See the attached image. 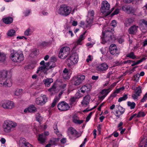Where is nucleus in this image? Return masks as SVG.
Here are the masks:
<instances>
[{"instance_id":"f03ea898","label":"nucleus","mask_w":147,"mask_h":147,"mask_svg":"<svg viewBox=\"0 0 147 147\" xmlns=\"http://www.w3.org/2000/svg\"><path fill=\"white\" fill-rule=\"evenodd\" d=\"M10 58L13 62L20 63L24 60V57L22 51H14L10 54Z\"/></svg>"},{"instance_id":"c03bdc74","label":"nucleus","mask_w":147,"mask_h":147,"mask_svg":"<svg viewBox=\"0 0 147 147\" xmlns=\"http://www.w3.org/2000/svg\"><path fill=\"white\" fill-rule=\"evenodd\" d=\"M146 115V114L144 112L140 111L138 112V114L136 115L137 117H144Z\"/></svg>"},{"instance_id":"dca6fc26","label":"nucleus","mask_w":147,"mask_h":147,"mask_svg":"<svg viewBox=\"0 0 147 147\" xmlns=\"http://www.w3.org/2000/svg\"><path fill=\"white\" fill-rule=\"evenodd\" d=\"M19 146L20 147H32V145L26 142L24 138H21L19 141Z\"/></svg>"},{"instance_id":"774afa93","label":"nucleus","mask_w":147,"mask_h":147,"mask_svg":"<svg viewBox=\"0 0 147 147\" xmlns=\"http://www.w3.org/2000/svg\"><path fill=\"white\" fill-rule=\"evenodd\" d=\"M141 21L142 23L144 24L145 26H147V21L144 20H142Z\"/></svg>"},{"instance_id":"7c9ffc66","label":"nucleus","mask_w":147,"mask_h":147,"mask_svg":"<svg viewBox=\"0 0 147 147\" xmlns=\"http://www.w3.org/2000/svg\"><path fill=\"white\" fill-rule=\"evenodd\" d=\"M122 9L128 13H131L132 12V8L128 5H124L122 7Z\"/></svg>"},{"instance_id":"3c124183","label":"nucleus","mask_w":147,"mask_h":147,"mask_svg":"<svg viewBox=\"0 0 147 147\" xmlns=\"http://www.w3.org/2000/svg\"><path fill=\"white\" fill-rule=\"evenodd\" d=\"M111 26L115 27L117 25V23L115 20H113L112 21L111 23Z\"/></svg>"},{"instance_id":"f8f14e48","label":"nucleus","mask_w":147,"mask_h":147,"mask_svg":"<svg viewBox=\"0 0 147 147\" xmlns=\"http://www.w3.org/2000/svg\"><path fill=\"white\" fill-rule=\"evenodd\" d=\"M125 109L120 106L117 105L116 106L115 115L118 118H119L120 116L122 115L125 112Z\"/></svg>"},{"instance_id":"9b49d317","label":"nucleus","mask_w":147,"mask_h":147,"mask_svg":"<svg viewBox=\"0 0 147 147\" xmlns=\"http://www.w3.org/2000/svg\"><path fill=\"white\" fill-rule=\"evenodd\" d=\"M48 97L45 95L41 96V98H37L36 100V103L38 105L41 106L45 105L47 102Z\"/></svg>"},{"instance_id":"7ed1b4c3","label":"nucleus","mask_w":147,"mask_h":147,"mask_svg":"<svg viewBox=\"0 0 147 147\" xmlns=\"http://www.w3.org/2000/svg\"><path fill=\"white\" fill-rule=\"evenodd\" d=\"M71 10L72 9L70 7L63 5L60 6L57 10V12L60 15L65 17L71 13Z\"/></svg>"},{"instance_id":"4c0bfd02","label":"nucleus","mask_w":147,"mask_h":147,"mask_svg":"<svg viewBox=\"0 0 147 147\" xmlns=\"http://www.w3.org/2000/svg\"><path fill=\"white\" fill-rule=\"evenodd\" d=\"M126 56L127 57H129L132 59H134L136 58V56L133 52H131L127 54Z\"/></svg>"},{"instance_id":"338daca9","label":"nucleus","mask_w":147,"mask_h":147,"mask_svg":"<svg viewBox=\"0 0 147 147\" xmlns=\"http://www.w3.org/2000/svg\"><path fill=\"white\" fill-rule=\"evenodd\" d=\"M60 141L61 143L64 144L66 142V139L65 138H63Z\"/></svg>"},{"instance_id":"9d476101","label":"nucleus","mask_w":147,"mask_h":147,"mask_svg":"<svg viewBox=\"0 0 147 147\" xmlns=\"http://www.w3.org/2000/svg\"><path fill=\"white\" fill-rule=\"evenodd\" d=\"M57 107L59 110L64 111L69 110L70 107L67 102L63 101L59 103L57 105Z\"/></svg>"},{"instance_id":"680f3d73","label":"nucleus","mask_w":147,"mask_h":147,"mask_svg":"<svg viewBox=\"0 0 147 147\" xmlns=\"http://www.w3.org/2000/svg\"><path fill=\"white\" fill-rule=\"evenodd\" d=\"M117 94L116 93V92H115L114 91V92L113 93L111 94L110 97V98H112V99L116 96Z\"/></svg>"},{"instance_id":"2eb2a0df","label":"nucleus","mask_w":147,"mask_h":147,"mask_svg":"<svg viewBox=\"0 0 147 147\" xmlns=\"http://www.w3.org/2000/svg\"><path fill=\"white\" fill-rule=\"evenodd\" d=\"M109 67L108 65L106 63H103L98 65L97 70L100 72H104L107 70Z\"/></svg>"},{"instance_id":"20e7f679","label":"nucleus","mask_w":147,"mask_h":147,"mask_svg":"<svg viewBox=\"0 0 147 147\" xmlns=\"http://www.w3.org/2000/svg\"><path fill=\"white\" fill-rule=\"evenodd\" d=\"M110 5L107 1H105L102 2L100 9L101 13L105 16L110 14L112 11L110 10Z\"/></svg>"},{"instance_id":"49530a36","label":"nucleus","mask_w":147,"mask_h":147,"mask_svg":"<svg viewBox=\"0 0 147 147\" xmlns=\"http://www.w3.org/2000/svg\"><path fill=\"white\" fill-rule=\"evenodd\" d=\"M0 58H1V59H0V61H4L5 59V55L3 53L0 52Z\"/></svg>"},{"instance_id":"0e129e2a","label":"nucleus","mask_w":147,"mask_h":147,"mask_svg":"<svg viewBox=\"0 0 147 147\" xmlns=\"http://www.w3.org/2000/svg\"><path fill=\"white\" fill-rule=\"evenodd\" d=\"M119 129V130L121 131L120 133L121 134H123L124 132L125 131V128H124L123 129H122V127H120Z\"/></svg>"},{"instance_id":"393cba45","label":"nucleus","mask_w":147,"mask_h":147,"mask_svg":"<svg viewBox=\"0 0 147 147\" xmlns=\"http://www.w3.org/2000/svg\"><path fill=\"white\" fill-rule=\"evenodd\" d=\"M37 111L36 108L33 105H31L27 108L24 109V111L25 113L32 112L34 113Z\"/></svg>"},{"instance_id":"bb28decb","label":"nucleus","mask_w":147,"mask_h":147,"mask_svg":"<svg viewBox=\"0 0 147 147\" xmlns=\"http://www.w3.org/2000/svg\"><path fill=\"white\" fill-rule=\"evenodd\" d=\"M138 26L135 25L131 27L128 30L129 33L131 34H134L137 32Z\"/></svg>"},{"instance_id":"5701e85b","label":"nucleus","mask_w":147,"mask_h":147,"mask_svg":"<svg viewBox=\"0 0 147 147\" xmlns=\"http://www.w3.org/2000/svg\"><path fill=\"white\" fill-rule=\"evenodd\" d=\"M86 32H85L83 33L82 34L80 35L79 38L76 41V45H82L83 43V41L84 39L85 38V34Z\"/></svg>"},{"instance_id":"412c9836","label":"nucleus","mask_w":147,"mask_h":147,"mask_svg":"<svg viewBox=\"0 0 147 147\" xmlns=\"http://www.w3.org/2000/svg\"><path fill=\"white\" fill-rule=\"evenodd\" d=\"M100 37L101 40V42L102 44H105V43L107 42H111L110 39V37L109 36H105V34L104 33L103 31L102 32V34L101 36Z\"/></svg>"},{"instance_id":"ea45409f","label":"nucleus","mask_w":147,"mask_h":147,"mask_svg":"<svg viewBox=\"0 0 147 147\" xmlns=\"http://www.w3.org/2000/svg\"><path fill=\"white\" fill-rule=\"evenodd\" d=\"M127 95L126 94H125L123 96L120 97L119 98L118 102H120L122 101L125 100L127 98Z\"/></svg>"},{"instance_id":"2f4dec72","label":"nucleus","mask_w":147,"mask_h":147,"mask_svg":"<svg viewBox=\"0 0 147 147\" xmlns=\"http://www.w3.org/2000/svg\"><path fill=\"white\" fill-rule=\"evenodd\" d=\"M3 22L6 24H9L12 23L13 21V19L12 18L8 17L5 18L3 19Z\"/></svg>"},{"instance_id":"864d4df0","label":"nucleus","mask_w":147,"mask_h":147,"mask_svg":"<svg viewBox=\"0 0 147 147\" xmlns=\"http://www.w3.org/2000/svg\"><path fill=\"white\" fill-rule=\"evenodd\" d=\"M30 30L29 28H28L24 32V35L26 36H28L29 34V33L30 32Z\"/></svg>"},{"instance_id":"a19ab883","label":"nucleus","mask_w":147,"mask_h":147,"mask_svg":"<svg viewBox=\"0 0 147 147\" xmlns=\"http://www.w3.org/2000/svg\"><path fill=\"white\" fill-rule=\"evenodd\" d=\"M53 128L55 132L58 136L59 137L61 136L62 135L60 134L58 130L57 129V125L55 124L54 125Z\"/></svg>"},{"instance_id":"de8ad7c7","label":"nucleus","mask_w":147,"mask_h":147,"mask_svg":"<svg viewBox=\"0 0 147 147\" xmlns=\"http://www.w3.org/2000/svg\"><path fill=\"white\" fill-rule=\"evenodd\" d=\"M36 120L38 121H40L42 119V117L40 116V114L39 113H36Z\"/></svg>"},{"instance_id":"79ce46f5","label":"nucleus","mask_w":147,"mask_h":147,"mask_svg":"<svg viewBox=\"0 0 147 147\" xmlns=\"http://www.w3.org/2000/svg\"><path fill=\"white\" fill-rule=\"evenodd\" d=\"M22 92L23 90L22 89H17L15 92L14 94L16 96H19L22 94Z\"/></svg>"},{"instance_id":"bf43d9fd","label":"nucleus","mask_w":147,"mask_h":147,"mask_svg":"<svg viewBox=\"0 0 147 147\" xmlns=\"http://www.w3.org/2000/svg\"><path fill=\"white\" fill-rule=\"evenodd\" d=\"M48 45V43L45 42H43L40 44L41 46L42 47H45Z\"/></svg>"},{"instance_id":"cd10ccee","label":"nucleus","mask_w":147,"mask_h":147,"mask_svg":"<svg viewBox=\"0 0 147 147\" xmlns=\"http://www.w3.org/2000/svg\"><path fill=\"white\" fill-rule=\"evenodd\" d=\"M72 119L73 122L76 124H80L84 122V121L82 120L78 119V117L76 114H75L73 116Z\"/></svg>"},{"instance_id":"5fc2aeb1","label":"nucleus","mask_w":147,"mask_h":147,"mask_svg":"<svg viewBox=\"0 0 147 147\" xmlns=\"http://www.w3.org/2000/svg\"><path fill=\"white\" fill-rule=\"evenodd\" d=\"M119 11V9H117L111 15L113 16L115 15H116L118 13Z\"/></svg>"},{"instance_id":"ddd939ff","label":"nucleus","mask_w":147,"mask_h":147,"mask_svg":"<svg viewBox=\"0 0 147 147\" xmlns=\"http://www.w3.org/2000/svg\"><path fill=\"white\" fill-rule=\"evenodd\" d=\"M12 85V80L10 78H7L0 81V86H3L10 87Z\"/></svg>"},{"instance_id":"e433bc0d","label":"nucleus","mask_w":147,"mask_h":147,"mask_svg":"<svg viewBox=\"0 0 147 147\" xmlns=\"http://www.w3.org/2000/svg\"><path fill=\"white\" fill-rule=\"evenodd\" d=\"M15 33L16 31L14 30L13 29H11L8 31L7 34L8 36L10 37L12 36L15 35Z\"/></svg>"},{"instance_id":"f704fd0d","label":"nucleus","mask_w":147,"mask_h":147,"mask_svg":"<svg viewBox=\"0 0 147 147\" xmlns=\"http://www.w3.org/2000/svg\"><path fill=\"white\" fill-rule=\"evenodd\" d=\"M47 64V67L48 68V69L53 68L55 66V63L54 61H51L50 62L48 63Z\"/></svg>"},{"instance_id":"58836bf2","label":"nucleus","mask_w":147,"mask_h":147,"mask_svg":"<svg viewBox=\"0 0 147 147\" xmlns=\"http://www.w3.org/2000/svg\"><path fill=\"white\" fill-rule=\"evenodd\" d=\"M127 105L130 107L131 109H133L136 106V104L134 102H131L130 101L127 102Z\"/></svg>"},{"instance_id":"09e8293b","label":"nucleus","mask_w":147,"mask_h":147,"mask_svg":"<svg viewBox=\"0 0 147 147\" xmlns=\"http://www.w3.org/2000/svg\"><path fill=\"white\" fill-rule=\"evenodd\" d=\"M107 48H102L100 49V51L103 55H105L107 52Z\"/></svg>"},{"instance_id":"473e14b6","label":"nucleus","mask_w":147,"mask_h":147,"mask_svg":"<svg viewBox=\"0 0 147 147\" xmlns=\"http://www.w3.org/2000/svg\"><path fill=\"white\" fill-rule=\"evenodd\" d=\"M59 140V138H53L50 140L49 142L51 146L56 145Z\"/></svg>"},{"instance_id":"f257e3e1","label":"nucleus","mask_w":147,"mask_h":147,"mask_svg":"<svg viewBox=\"0 0 147 147\" xmlns=\"http://www.w3.org/2000/svg\"><path fill=\"white\" fill-rule=\"evenodd\" d=\"M17 126V124L15 121L7 119L4 121L2 127L4 132L9 133L12 131Z\"/></svg>"},{"instance_id":"13d9d810","label":"nucleus","mask_w":147,"mask_h":147,"mask_svg":"<svg viewBox=\"0 0 147 147\" xmlns=\"http://www.w3.org/2000/svg\"><path fill=\"white\" fill-rule=\"evenodd\" d=\"M140 77V76L139 75V74H138L134 76V77L135 78V80H138Z\"/></svg>"},{"instance_id":"39448f33","label":"nucleus","mask_w":147,"mask_h":147,"mask_svg":"<svg viewBox=\"0 0 147 147\" xmlns=\"http://www.w3.org/2000/svg\"><path fill=\"white\" fill-rule=\"evenodd\" d=\"M94 14V11L93 10H90L88 11L85 24L86 28L90 27L92 25L93 22Z\"/></svg>"},{"instance_id":"e2e57ef3","label":"nucleus","mask_w":147,"mask_h":147,"mask_svg":"<svg viewBox=\"0 0 147 147\" xmlns=\"http://www.w3.org/2000/svg\"><path fill=\"white\" fill-rule=\"evenodd\" d=\"M40 65H42V66L45 65V66H47L48 63H45V61L43 60L40 62Z\"/></svg>"},{"instance_id":"c9c22d12","label":"nucleus","mask_w":147,"mask_h":147,"mask_svg":"<svg viewBox=\"0 0 147 147\" xmlns=\"http://www.w3.org/2000/svg\"><path fill=\"white\" fill-rule=\"evenodd\" d=\"M60 98L58 97L57 96H55L53 100V101L51 105L52 108L54 107L56 103L59 101V100Z\"/></svg>"},{"instance_id":"1a4fd4ad","label":"nucleus","mask_w":147,"mask_h":147,"mask_svg":"<svg viewBox=\"0 0 147 147\" xmlns=\"http://www.w3.org/2000/svg\"><path fill=\"white\" fill-rule=\"evenodd\" d=\"M85 78V76L83 75L74 76L72 79V83L75 86L79 85L82 83Z\"/></svg>"},{"instance_id":"69168bd1","label":"nucleus","mask_w":147,"mask_h":147,"mask_svg":"<svg viewBox=\"0 0 147 147\" xmlns=\"http://www.w3.org/2000/svg\"><path fill=\"white\" fill-rule=\"evenodd\" d=\"M80 94L79 92H77L75 94V97L77 98H79L80 97Z\"/></svg>"},{"instance_id":"6ab92c4d","label":"nucleus","mask_w":147,"mask_h":147,"mask_svg":"<svg viewBox=\"0 0 147 147\" xmlns=\"http://www.w3.org/2000/svg\"><path fill=\"white\" fill-rule=\"evenodd\" d=\"M49 135V132L48 131L45 132L44 134H40L38 137V140L39 142L42 144L45 142L46 139V136Z\"/></svg>"},{"instance_id":"052dcab7","label":"nucleus","mask_w":147,"mask_h":147,"mask_svg":"<svg viewBox=\"0 0 147 147\" xmlns=\"http://www.w3.org/2000/svg\"><path fill=\"white\" fill-rule=\"evenodd\" d=\"M67 85L65 84H63L61 86V88L63 90H65V88Z\"/></svg>"},{"instance_id":"a18cd8bd","label":"nucleus","mask_w":147,"mask_h":147,"mask_svg":"<svg viewBox=\"0 0 147 147\" xmlns=\"http://www.w3.org/2000/svg\"><path fill=\"white\" fill-rule=\"evenodd\" d=\"M56 89V85L55 84H54L52 86V87L51 88H50L48 89V91L50 92H51V93L53 94V92H54L55 91Z\"/></svg>"},{"instance_id":"c756f323","label":"nucleus","mask_w":147,"mask_h":147,"mask_svg":"<svg viewBox=\"0 0 147 147\" xmlns=\"http://www.w3.org/2000/svg\"><path fill=\"white\" fill-rule=\"evenodd\" d=\"M8 72L6 70H3L0 72V81L6 78Z\"/></svg>"},{"instance_id":"a878e982","label":"nucleus","mask_w":147,"mask_h":147,"mask_svg":"<svg viewBox=\"0 0 147 147\" xmlns=\"http://www.w3.org/2000/svg\"><path fill=\"white\" fill-rule=\"evenodd\" d=\"M107 90H108L104 89L100 92V94L99 96V98L100 100H103L109 93V92Z\"/></svg>"},{"instance_id":"0eeeda50","label":"nucleus","mask_w":147,"mask_h":147,"mask_svg":"<svg viewBox=\"0 0 147 147\" xmlns=\"http://www.w3.org/2000/svg\"><path fill=\"white\" fill-rule=\"evenodd\" d=\"M70 49L67 47H62L60 49L59 54V57L62 59H65L69 55Z\"/></svg>"},{"instance_id":"6e6552de","label":"nucleus","mask_w":147,"mask_h":147,"mask_svg":"<svg viewBox=\"0 0 147 147\" xmlns=\"http://www.w3.org/2000/svg\"><path fill=\"white\" fill-rule=\"evenodd\" d=\"M0 105L3 109H11L15 107L14 102L8 100H2L1 102Z\"/></svg>"},{"instance_id":"37998d69","label":"nucleus","mask_w":147,"mask_h":147,"mask_svg":"<svg viewBox=\"0 0 147 147\" xmlns=\"http://www.w3.org/2000/svg\"><path fill=\"white\" fill-rule=\"evenodd\" d=\"M119 81H117V82H115L112 84L109 88L105 89V90H108V91L109 92H110V91L112 90L113 88L118 83Z\"/></svg>"},{"instance_id":"a211bd4d","label":"nucleus","mask_w":147,"mask_h":147,"mask_svg":"<svg viewBox=\"0 0 147 147\" xmlns=\"http://www.w3.org/2000/svg\"><path fill=\"white\" fill-rule=\"evenodd\" d=\"M109 51L111 54L113 55H118L119 53L116 46L115 44H112L110 45L109 47Z\"/></svg>"},{"instance_id":"aec40b11","label":"nucleus","mask_w":147,"mask_h":147,"mask_svg":"<svg viewBox=\"0 0 147 147\" xmlns=\"http://www.w3.org/2000/svg\"><path fill=\"white\" fill-rule=\"evenodd\" d=\"M90 99L89 95L85 96L83 98V100L81 102L82 105L84 107H86L88 104Z\"/></svg>"},{"instance_id":"72a5a7b5","label":"nucleus","mask_w":147,"mask_h":147,"mask_svg":"<svg viewBox=\"0 0 147 147\" xmlns=\"http://www.w3.org/2000/svg\"><path fill=\"white\" fill-rule=\"evenodd\" d=\"M48 69V68H47V66H45V65L41 66L39 67L38 68L36 73L40 74L42 72L44 71L45 69Z\"/></svg>"},{"instance_id":"4be33fe9","label":"nucleus","mask_w":147,"mask_h":147,"mask_svg":"<svg viewBox=\"0 0 147 147\" xmlns=\"http://www.w3.org/2000/svg\"><path fill=\"white\" fill-rule=\"evenodd\" d=\"M91 88V86L90 84H87L82 86L80 88V90L82 93H88V92L90 91Z\"/></svg>"},{"instance_id":"8fccbe9b","label":"nucleus","mask_w":147,"mask_h":147,"mask_svg":"<svg viewBox=\"0 0 147 147\" xmlns=\"http://www.w3.org/2000/svg\"><path fill=\"white\" fill-rule=\"evenodd\" d=\"M147 99V92L145 94L141 100L142 102H144Z\"/></svg>"},{"instance_id":"6e6d98bb","label":"nucleus","mask_w":147,"mask_h":147,"mask_svg":"<svg viewBox=\"0 0 147 147\" xmlns=\"http://www.w3.org/2000/svg\"><path fill=\"white\" fill-rule=\"evenodd\" d=\"M109 37H110V39L111 42H112L113 41H114L116 39V37L113 34L110 35Z\"/></svg>"},{"instance_id":"f3484780","label":"nucleus","mask_w":147,"mask_h":147,"mask_svg":"<svg viewBox=\"0 0 147 147\" xmlns=\"http://www.w3.org/2000/svg\"><path fill=\"white\" fill-rule=\"evenodd\" d=\"M67 131L68 134L71 135L73 136L75 138V139L78 138L80 136L78 132L75 129L72 127L68 128Z\"/></svg>"},{"instance_id":"4468645a","label":"nucleus","mask_w":147,"mask_h":147,"mask_svg":"<svg viewBox=\"0 0 147 147\" xmlns=\"http://www.w3.org/2000/svg\"><path fill=\"white\" fill-rule=\"evenodd\" d=\"M142 87L139 86L137 87L135 90L134 94L132 95V97L135 100H137L139 96H140L142 93Z\"/></svg>"},{"instance_id":"4d7b16f0","label":"nucleus","mask_w":147,"mask_h":147,"mask_svg":"<svg viewBox=\"0 0 147 147\" xmlns=\"http://www.w3.org/2000/svg\"><path fill=\"white\" fill-rule=\"evenodd\" d=\"M91 57L92 56L91 55H89L88 56L86 60V61L87 62H89V61H92Z\"/></svg>"},{"instance_id":"603ef678","label":"nucleus","mask_w":147,"mask_h":147,"mask_svg":"<svg viewBox=\"0 0 147 147\" xmlns=\"http://www.w3.org/2000/svg\"><path fill=\"white\" fill-rule=\"evenodd\" d=\"M30 12V9L26 10L25 12H24V13L25 16H28Z\"/></svg>"},{"instance_id":"423d86ee","label":"nucleus","mask_w":147,"mask_h":147,"mask_svg":"<svg viewBox=\"0 0 147 147\" xmlns=\"http://www.w3.org/2000/svg\"><path fill=\"white\" fill-rule=\"evenodd\" d=\"M78 60V55L77 53H73L67 59V62L69 66H71L76 64Z\"/></svg>"},{"instance_id":"c85d7f7f","label":"nucleus","mask_w":147,"mask_h":147,"mask_svg":"<svg viewBox=\"0 0 147 147\" xmlns=\"http://www.w3.org/2000/svg\"><path fill=\"white\" fill-rule=\"evenodd\" d=\"M53 82V80L52 78H47L43 80V82L45 86L49 87L51 84Z\"/></svg>"},{"instance_id":"b1692460","label":"nucleus","mask_w":147,"mask_h":147,"mask_svg":"<svg viewBox=\"0 0 147 147\" xmlns=\"http://www.w3.org/2000/svg\"><path fill=\"white\" fill-rule=\"evenodd\" d=\"M69 71L66 68H65L63 71L62 76L63 78L65 79H69L70 78Z\"/></svg>"}]
</instances>
